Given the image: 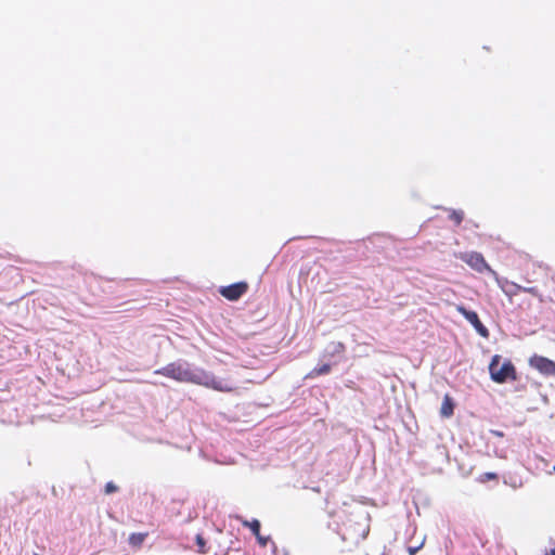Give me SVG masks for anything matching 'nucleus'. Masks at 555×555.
Here are the masks:
<instances>
[{
	"mask_svg": "<svg viewBox=\"0 0 555 555\" xmlns=\"http://www.w3.org/2000/svg\"><path fill=\"white\" fill-rule=\"evenodd\" d=\"M155 374L172 378L181 383H192L217 391L231 392L235 386L230 379L218 378L203 370H191L178 362H172L155 371Z\"/></svg>",
	"mask_w": 555,
	"mask_h": 555,
	"instance_id": "nucleus-1",
	"label": "nucleus"
},
{
	"mask_svg": "<svg viewBox=\"0 0 555 555\" xmlns=\"http://www.w3.org/2000/svg\"><path fill=\"white\" fill-rule=\"evenodd\" d=\"M502 357L494 354L489 363V374L491 379L498 384L517 380V371L511 360H504L501 363Z\"/></svg>",
	"mask_w": 555,
	"mask_h": 555,
	"instance_id": "nucleus-2",
	"label": "nucleus"
},
{
	"mask_svg": "<svg viewBox=\"0 0 555 555\" xmlns=\"http://www.w3.org/2000/svg\"><path fill=\"white\" fill-rule=\"evenodd\" d=\"M459 258L468 264L473 270L482 273L485 271L491 273L496 276V272L487 263L486 259L480 253L469 251L462 253Z\"/></svg>",
	"mask_w": 555,
	"mask_h": 555,
	"instance_id": "nucleus-3",
	"label": "nucleus"
},
{
	"mask_svg": "<svg viewBox=\"0 0 555 555\" xmlns=\"http://www.w3.org/2000/svg\"><path fill=\"white\" fill-rule=\"evenodd\" d=\"M531 367L545 376H555V362L546 357L533 354L529 359Z\"/></svg>",
	"mask_w": 555,
	"mask_h": 555,
	"instance_id": "nucleus-4",
	"label": "nucleus"
},
{
	"mask_svg": "<svg viewBox=\"0 0 555 555\" xmlns=\"http://www.w3.org/2000/svg\"><path fill=\"white\" fill-rule=\"evenodd\" d=\"M456 311L461 313L474 326L480 336L485 338L489 336V331L480 321L477 312L466 309L463 305H457Z\"/></svg>",
	"mask_w": 555,
	"mask_h": 555,
	"instance_id": "nucleus-5",
	"label": "nucleus"
},
{
	"mask_svg": "<svg viewBox=\"0 0 555 555\" xmlns=\"http://www.w3.org/2000/svg\"><path fill=\"white\" fill-rule=\"evenodd\" d=\"M248 291V284L246 282H237L228 286H222L219 293L222 297L228 300H238Z\"/></svg>",
	"mask_w": 555,
	"mask_h": 555,
	"instance_id": "nucleus-6",
	"label": "nucleus"
},
{
	"mask_svg": "<svg viewBox=\"0 0 555 555\" xmlns=\"http://www.w3.org/2000/svg\"><path fill=\"white\" fill-rule=\"evenodd\" d=\"M454 413V402L450 395H446L442 400V404L440 408V415L444 418H449Z\"/></svg>",
	"mask_w": 555,
	"mask_h": 555,
	"instance_id": "nucleus-7",
	"label": "nucleus"
},
{
	"mask_svg": "<svg viewBox=\"0 0 555 555\" xmlns=\"http://www.w3.org/2000/svg\"><path fill=\"white\" fill-rule=\"evenodd\" d=\"M332 365L328 363L322 364L321 366L313 367L307 375L306 378H315L321 375H326L331 372Z\"/></svg>",
	"mask_w": 555,
	"mask_h": 555,
	"instance_id": "nucleus-8",
	"label": "nucleus"
},
{
	"mask_svg": "<svg viewBox=\"0 0 555 555\" xmlns=\"http://www.w3.org/2000/svg\"><path fill=\"white\" fill-rule=\"evenodd\" d=\"M147 535V532L131 533L128 538V542L131 546L139 548L142 546Z\"/></svg>",
	"mask_w": 555,
	"mask_h": 555,
	"instance_id": "nucleus-9",
	"label": "nucleus"
},
{
	"mask_svg": "<svg viewBox=\"0 0 555 555\" xmlns=\"http://www.w3.org/2000/svg\"><path fill=\"white\" fill-rule=\"evenodd\" d=\"M513 286L516 288V292H525V293H528V294L537 297L540 302H544L545 301V299L542 296V294L534 286H532V287H525V286H520V285L515 284V283H513Z\"/></svg>",
	"mask_w": 555,
	"mask_h": 555,
	"instance_id": "nucleus-10",
	"label": "nucleus"
},
{
	"mask_svg": "<svg viewBox=\"0 0 555 555\" xmlns=\"http://www.w3.org/2000/svg\"><path fill=\"white\" fill-rule=\"evenodd\" d=\"M237 519L244 527L249 528L255 535H258V533L260 532V522L258 519H253L250 521L243 519L242 517H237Z\"/></svg>",
	"mask_w": 555,
	"mask_h": 555,
	"instance_id": "nucleus-11",
	"label": "nucleus"
},
{
	"mask_svg": "<svg viewBox=\"0 0 555 555\" xmlns=\"http://www.w3.org/2000/svg\"><path fill=\"white\" fill-rule=\"evenodd\" d=\"M449 219L455 223V225H460L464 219V212L462 210H452L449 215Z\"/></svg>",
	"mask_w": 555,
	"mask_h": 555,
	"instance_id": "nucleus-12",
	"label": "nucleus"
},
{
	"mask_svg": "<svg viewBox=\"0 0 555 555\" xmlns=\"http://www.w3.org/2000/svg\"><path fill=\"white\" fill-rule=\"evenodd\" d=\"M499 476L496 473H483L478 477V481L481 483H486L490 480H498Z\"/></svg>",
	"mask_w": 555,
	"mask_h": 555,
	"instance_id": "nucleus-13",
	"label": "nucleus"
},
{
	"mask_svg": "<svg viewBox=\"0 0 555 555\" xmlns=\"http://www.w3.org/2000/svg\"><path fill=\"white\" fill-rule=\"evenodd\" d=\"M117 489H118V488H117V486H116V485H114L113 482H107V483L105 485V493H106V494H111V493H113V492H116V491H117Z\"/></svg>",
	"mask_w": 555,
	"mask_h": 555,
	"instance_id": "nucleus-14",
	"label": "nucleus"
},
{
	"mask_svg": "<svg viewBox=\"0 0 555 555\" xmlns=\"http://www.w3.org/2000/svg\"><path fill=\"white\" fill-rule=\"evenodd\" d=\"M423 546V543H421L418 546H408L406 551L409 553V555H415L418 550H421Z\"/></svg>",
	"mask_w": 555,
	"mask_h": 555,
	"instance_id": "nucleus-15",
	"label": "nucleus"
},
{
	"mask_svg": "<svg viewBox=\"0 0 555 555\" xmlns=\"http://www.w3.org/2000/svg\"><path fill=\"white\" fill-rule=\"evenodd\" d=\"M259 542L260 545L262 546H266L267 545V542H268V538H264L260 534V532L258 533V535H255Z\"/></svg>",
	"mask_w": 555,
	"mask_h": 555,
	"instance_id": "nucleus-16",
	"label": "nucleus"
},
{
	"mask_svg": "<svg viewBox=\"0 0 555 555\" xmlns=\"http://www.w3.org/2000/svg\"><path fill=\"white\" fill-rule=\"evenodd\" d=\"M335 352H344L345 351V345L343 343H337L335 346Z\"/></svg>",
	"mask_w": 555,
	"mask_h": 555,
	"instance_id": "nucleus-17",
	"label": "nucleus"
},
{
	"mask_svg": "<svg viewBox=\"0 0 555 555\" xmlns=\"http://www.w3.org/2000/svg\"><path fill=\"white\" fill-rule=\"evenodd\" d=\"M196 542H197V545L201 546V547H203L205 545V540H204V538L201 534H198L196 537Z\"/></svg>",
	"mask_w": 555,
	"mask_h": 555,
	"instance_id": "nucleus-18",
	"label": "nucleus"
},
{
	"mask_svg": "<svg viewBox=\"0 0 555 555\" xmlns=\"http://www.w3.org/2000/svg\"><path fill=\"white\" fill-rule=\"evenodd\" d=\"M543 555H555V546L553 548L545 551Z\"/></svg>",
	"mask_w": 555,
	"mask_h": 555,
	"instance_id": "nucleus-19",
	"label": "nucleus"
}]
</instances>
